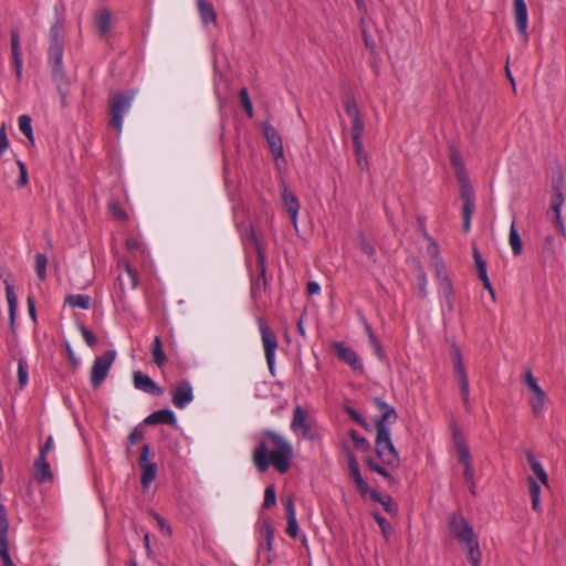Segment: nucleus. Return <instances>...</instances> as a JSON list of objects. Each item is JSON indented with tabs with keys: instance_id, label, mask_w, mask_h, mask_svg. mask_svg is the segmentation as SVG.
Masks as SVG:
<instances>
[{
	"instance_id": "nucleus-1",
	"label": "nucleus",
	"mask_w": 566,
	"mask_h": 566,
	"mask_svg": "<svg viewBox=\"0 0 566 566\" xmlns=\"http://www.w3.org/2000/svg\"><path fill=\"white\" fill-rule=\"evenodd\" d=\"M293 454L292 444L283 436L266 429L252 451V462L260 473H264L270 465L280 473H286Z\"/></svg>"
},
{
	"instance_id": "nucleus-2",
	"label": "nucleus",
	"mask_w": 566,
	"mask_h": 566,
	"mask_svg": "<svg viewBox=\"0 0 566 566\" xmlns=\"http://www.w3.org/2000/svg\"><path fill=\"white\" fill-rule=\"evenodd\" d=\"M48 63L51 67L53 81L56 83L61 95L62 105H66V91L64 87L69 84V78L63 65L64 36L60 21L51 25L49 31Z\"/></svg>"
},
{
	"instance_id": "nucleus-3",
	"label": "nucleus",
	"mask_w": 566,
	"mask_h": 566,
	"mask_svg": "<svg viewBox=\"0 0 566 566\" xmlns=\"http://www.w3.org/2000/svg\"><path fill=\"white\" fill-rule=\"evenodd\" d=\"M455 177L460 185V198L463 201L462 228L468 233L471 229V217L475 210V196L464 166L455 168Z\"/></svg>"
},
{
	"instance_id": "nucleus-4",
	"label": "nucleus",
	"mask_w": 566,
	"mask_h": 566,
	"mask_svg": "<svg viewBox=\"0 0 566 566\" xmlns=\"http://www.w3.org/2000/svg\"><path fill=\"white\" fill-rule=\"evenodd\" d=\"M134 96L133 91L116 92L108 96L109 125L118 133L122 132L124 115L129 111Z\"/></svg>"
},
{
	"instance_id": "nucleus-5",
	"label": "nucleus",
	"mask_w": 566,
	"mask_h": 566,
	"mask_svg": "<svg viewBox=\"0 0 566 566\" xmlns=\"http://www.w3.org/2000/svg\"><path fill=\"white\" fill-rule=\"evenodd\" d=\"M375 450L385 465L398 468L400 459L391 441L390 431L376 432Z\"/></svg>"
},
{
	"instance_id": "nucleus-6",
	"label": "nucleus",
	"mask_w": 566,
	"mask_h": 566,
	"mask_svg": "<svg viewBox=\"0 0 566 566\" xmlns=\"http://www.w3.org/2000/svg\"><path fill=\"white\" fill-rule=\"evenodd\" d=\"M563 186L564 179L562 175L554 176L552 180V190H551V199H549V208L547 210V216L553 213L552 221L557 227L559 232L565 235V227L563 224L560 218V207L564 203V195H563Z\"/></svg>"
},
{
	"instance_id": "nucleus-7",
	"label": "nucleus",
	"mask_w": 566,
	"mask_h": 566,
	"mask_svg": "<svg viewBox=\"0 0 566 566\" xmlns=\"http://www.w3.org/2000/svg\"><path fill=\"white\" fill-rule=\"evenodd\" d=\"M116 352L106 350L103 355L95 358L91 369V386L98 388L102 382L106 379L109 369L115 360Z\"/></svg>"
},
{
	"instance_id": "nucleus-8",
	"label": "nucleus",
	"mask_w": 566,
	"mask_h": 566,
	"mask_svg": "<svg viewBox=\"0 0 566 566\" xmlns=\"http://www.w3.org/2000/svg\"><path fill=\"white\" fill-rule=\"evenodd\" d=\"M258 326L260 329L262 344L264 348L265 359L270 371L273 374L275 350L277 348V338L269 324L261 317L258 318Z\"/></svg>"
},
{
	"instance_id": "nucleus-9",
	"label": "nucleus",
	"mask_w": 566,
	"mask_h": 566,
	"mask_svg": "<svg viewBox=\"0 0 566 566\" xmlns=\"http://www.w3.org/2000/svg\"><path fill=\"white\" fill-rule=\"evenodd\" d=\"M450 535L464 545L476 538L472 526L462 514H451L449 517Z\"/></svg>"
},
{
	"instance_id": "nucleus-10",
	"label": "nucleus",
	"mask_w": 566,
	"mask_h": 566,
	"mask_svg": "<svg viewBox=\"0 0 566 566\" xmlns=\"http://www.w3.org/2000/svg\"><path fill=\"white\" fill-rule=\"evenodd\" d=\"M373 402L381 412V415L375 420L376 432L390 431L389 424L395 423L398 419L395 408L380 398H374Z\"/></svg>"
},
{
	"instance_id": "nucleus-11",
	"label": "nucleus",
	"mask_w": 566,
	"mask_h": 566,
	"mask_svg": "<svg viewBox=\"0 0 566 566\" xmlns=\"http://www.w3.org/2000/svg\"><path fill=\"white\" fill-rule=\"evenodd\" d=\"M149 452V444H144L138 460L142 470L140 484L143 489H148L157 475V464L148 460Z\"/></svg>"
},
{
	"instance_id": "nucleus-12",
	"label": "nucleus",
	"mask_w": 566,
	"mask_h": 566,
	"mask_svg": "<svg viewBox=\"0 0 566 566\" xmlns=\"http://www.w3.org/2000/svg\"><path fill=\"white\" fill-rule=\"evenodd\" d=\"M291 430L294 432L301 431L302 437L307 440H314L315 436L311 430V426L307 422V411L301 407L296 406L293 410V418L291 421Z\"/></svg>"
},
{
	"instance_id": "nucleus-13",
	"label": "nucleus",
	"mask_w": 566,
	"mask_h": 566,
	"mask_svg": "<svg viewBox=\"0 0 566 566\" xmlns=\"http://www.w3.org/2000/svg\"><path fill=\"white\" fill-rule=\"evenodd\" d=\"M172 403L178 409H184L193 400V390L188 380L178 382L172 390Z\"/></svg>"
},
{
	"instance_id": "nucleus-14",
	"label": "nucleus",
	"mask_w": 566,
	"mask_h": 566,
	"mask_svg": "<svg viewBox=\"0 0 566 566\" xmlns=\"http://www.w3.org/2000/svg\"><path fill=\"white\" fill-rule=\"evenodd\" d=\"M333 347L336 352L337 357L352 367L354 371H363V364L358 355L350 347L345 346L340 342H335Z\"/></svg>"
},
{
	"instance_id": "nucleus-15",
	"label": "nucleus",
	"mask_w": 566,
	"mask_h": 566,
	"mask_svg": "<svg viewBox=\"0 0 566 566\" xmlns=\"http://www.w3.org/2000/svg\"><path fill=\"white\" fill-rule=\"evenodd\" d=\"M133 382L136 389L155 396H161L164 389L159 387L148 375L137 370L133 373Z\"/></svg>"
},
{
	"instance_id": "nucleus-16",
	"label": "nucleus",
	"mask_w": 566,
	"mask_h": 566,
	"mask_svg": "<svg viewBox=\"0 0 566 566\" xmlns=\"http://www.w3.org/2000/svg\"><path fill=\"white\" fill-rule=\"evenodd\" d=\"M282 503L285 510L287 525H286V534L295 538L298 534V523L296 520L295 506H294V496L287 495L282 499Z\"/></svg>"
},
{
	"instance_id": "nucleus-17",
	"label": "nucleus",
	"mask_w": 566,
	"mask_h": 566,
	"mask_svg": "<svg viewBox=\"0 0 566 566\" xmlns=\"http://www.w3.org/2000/svg\"><path fill=\"white\" fill-rule=\"evenodd\" d=\"M452 360L454 366V374L459 380L460 392L469 391V379L462 360L460 349L457 346L452 347Z\"/></svg>"
},
{
	"instance_id": "nucleus-18",
	"label": "nucleus",
	"mask_w": 566,
	"mask_h": 566,
	"mask_svg": "<svg viewBox=\"0 0 566 566\" xmlns=\"http://www.w3.org/2000/svg\"><path fill=\"white\" fill-rule=\"evenodd\" d=\"M347 463H348L349 474H350L352 479L354 480L357 490L359 491V493L363 496L366 495L367 493L370 492V490L361 476L359 465L357 463L355 455L350 451H347Z\"/></svg>"
},
{
	"instance_id": "nucleus-19",
	"label": "nucleus",
	"mask_w": 566,
	"mask_h": 566,
	"mask_svg": "<svg viewBox=\"0 0 566 566\" xmlns=\"http://www.w3.org/2000/svg\"><path fill=\"white\" fill-rule=\"evenodd\" d=\"M263 133L274 158L283 157V144L279 132L272 125L268 124L264 126Z\"/></svg>"
},
{
	"instance_id": "nucleus-20",
	"label": "nucleus",
	"mask_w": 566,
	"mask_h": 566,
	"mask_svg": "<svg viewBox=\"0 0 566 566\" xmlns=\"http://www.w3.org/2000/svg\"><path fill=\"white\" fill-rule=\"evenodd\" d=\"M281 197H282L284 208L287 211L293 226L296 228L297 227V214H298V210H300V201L293 192L287 190V188H284L282 190Z\"/></svg>"
},
{
	"instance_id": "nucleus-21",
	"label": "nucleus",
	"mask_w": 566,
	"mask_h": 566,
	"mask_svg": "<svg viewBox=\"0 0 566 566\" xmlns=\"http://www.w3.org/2000/svg\"><path fill=\"white\" fill-rule=\"evenodd\" d=\"M473 259L476 265L478 276L482 281L483 287L488 290L492 300L495 301V293L486 272V262L482 259V255L476 248H473Z\"/></svg>"
},
{
	"instance_id": "nucleus-22",
	"label": "nucleus",
	"mask_w": 566,
	"mask_h": 566,
	"mask_svg": "<svg viewBox=\"0 0 566 566\" xmlns=\"http://www.w3.org/2000/svg\"><path fill=\"white\" fill-rule=\"evenodd\" d=\"M176 416L175 413L169 409H161L157 410L153 413H150L148 417L145 418L144 423L148 426L153 424H169L175 426L176 424Z\"/></svg>"
},
{
	"instance_id": "nucleus-23",
	"label": "nucleus",
	"mask_w": 566,
	"mask_h": 566,
	"mask_svg": "<svg viewBox=\"0 0 566 566\" xmlns=\"http://www.w3.org/2000/svg\"><path fill=\"white\" fill-rule=\"evenodd\" d=\"M516 28L520 33L526 35L527 7L524 0H513Z\"/></svg>"
},
{
	"instance_id": "nucleus-24",
	"label": "nucleus",
	"mask_w": 566,
	"mask_h": 566,
	"mask_svg": "<svg viewBox=\"0 0 566 566\" xmlns=\"http://www.w3.org/2000/svg\"><path fill=\"white\" fill-rule=\"evenodd\" d=\"M11 55L18 78L22 73V57L20 53V33L18 29L11 30Z\"/></svg>"
},
{
	"instance_id": "nucleus-25",
	"label": "nucleus",
	"mask_w": 566,
	"mask_h": 566,
	"mask_svg": "<svg viewBox=\"0 0 566 566\" xmlns=\"http://www.w3.org/2000/svg\"><path fill=\"white\" fill-rule=\"evenodd\" d=\"M120 265L125 269V274H118L117 276L120 290L124 291L125 286L134 290L138 284L137 272L127 262L119 263L118 268Z\"/></svg>"
},
{
	"instance_id": "nucleus-26",
	"label": "nucleus",
	"mask_w": 566,
	"mask_h": 566,
	"mask_svg": "<svg viewBox=\"0 0 566 566\" xmlns=\"http://www.w3.org/2000/svg\"><path fill=\"white\" fill-rule=\"evenodd\" d=\"M34 468V478L39 483L50 482L53 479V474L51 472L50 463L46 458H36L33 464Z\"/></svg>"
},
{
	"instance_id": "nucleus-27",
	"label": "nucleus",
	"mask_w": 566,
	"mask_h": 566,
	"mask_svg": "<svg viewBox=\"0 0 566 566\" xmlns=\"http://www.w3.org/2000/svg\"><path fill=\"white\" fill-rule=\"evenodd\" d=\"M197 7L200 19L203 24L217 22V12L211 1L209 0H197Z\"/></svg>"
},
{
	"instance_id": "nucleus-28",
	"label": "nucleus",
	"mask_w": 566,
	"mask_h": 566,
	"mask_svg": "<svg viewBox=\"0 0 566 566\" xmlns=\"http://www.w3.org/2000/svg\"><path fill=\"white\" fill-rule=\"evenodd\" d=\"M112 17L108 10L98 11L95 19V25L101 38H107L111 31Z\"/></svg>"
},
{
	"instance_id": "nucleus-29",
	"label": "nucleus",
	"mask_w": 566,
	"mask_h": 566,
	"mask_svg": "<svg viewBox=\"0 0 566 566\" xmlns=\"http://www.w3.org/2000/svg\"><path fill=\"white\" fill-rule=\"evenodd\" d=\"M532 391V397L530 398V405L532 407L533 413L535 416H538L545 406L546 401V394L544 390L539 387V385H536L535 387L530 389Z\"/></svg>"
},
{
	"instance_id": "nucleus-30",
	"label": "nucleus",
	"mask_w": 566,
	"mask_h": 566,
	"mask_svg": "<svg viewBox=\"0 0 566 566\" xmlns=\"http://www.w3.org/2000/svg\"><path fill=\"white\" fill-rule=\"evenodd\" d=\"M6 283V295L9 306V319H10V328L12 332H14V319H15V312L18 308V298L14 293L13 285H11L8 281Z\"/></svg>"
},
{
	"instance_id": "nucleus-31",
	"label": "nucleus",
	"mask_w": 566,
	"mask_h": 566,
	"mask_svg": "<svg viewBox=\"0 0 566 566\" xmlns=\"http://www.w3.org/2000/svg\"><path fill=\"white\" fill-rule=\"evenodd\" d=\"M526 459L530 464L531 470L536 475V478L544 484L548 485V475L545 472L543 465L538 460L535 459L532 452H526Z\"/></svg>"
},
{
	"instance_id": "nucleus-32",
	"label": "nucleus",
	"mask_w": 566,
	"mask_h": 566,
	"mask_svg": "<svg viewBox=\"0 0 566 566\" xmlns=\"http://www.w3.org/2000/svg\"><path fill=\"white\" fill-rule=\"evenodd\" d=\"M527 483H528L530 496L532 500V509L535 512L539 513V512H542L541 501H539L541 486L533 476L527 478Z\"/></svg>"
},
{
	"instance_id": "nucleus-33",
	"label": "nucleus",
	"mask_w": 566,
	"mask_h": 566,
	"mask_svg": "<svg viewBox=\"0 0 566 566\" xmlns=\"http://www.w3.org/2000/svg\"><path fill=\"white\" fill-rule=\"evenodd\" d=\"M151 356H153V360L154 363L157 365V367L161 368L166 360H167V357H166V354L163 349V343H161V339L159 336H156L154 338V342H153V345H151Z\"/></svg>"
},
{
	"instance_id": "nucleus-34",
	"label": "nucleus",
	"mask_w": 566,
	"mask_h": 566,
	"mask_svg": "<svg viewBox=\"0 0 566 566\" xmlns=\"http://www.w3.org/2000/svg\"><path fill=\"white\" fill-rule=\"evenodd\" d=\"M468 551V558L473 566H480L481 551L478 538L462 545Z\"/></svg>"
},
{
	"instance_id": "nucleus-35",
	"label": "nucleus",
	"mask_w": 566,
	"mask_h": 566,
	"mask_svg": "<svg viewBox=\"0 0 566 566\" xmlns=\"http://www.w3.org/2000/svg\"><path fill=\"white\" fill-rule=\"evenodd\" d=\"M509 242L512 248L513 254L515 256L520 255L522 253L523 244L514 221L512 222L510 228Z\"/></svg>"
},
{
	"instance_id": "nucleus-36",
	"label": "nucleus",
	"mask_w": 566,
	"mask_h": 566,
	"mask_svg": "<svg viewBox=\"0 0 566 566\" xmlns=\"http://www.w3.org/2000/svg\"><path fill=\"white\" fill-rule=\"evenodd\" d=\"M65 303L72 307L88 310L91 304V297L85 294H72L66 296Z\"/></svg>"
},
{
	"instance_id": "nucleus-37",
	"label": "nucleus",
	"mask_w": 566,
	"mask_h": 566,
	"mask_svg": "<svg viewBox=\"0 0 566 566\" xmlns=\"http://www.w3.org/2000/svg\"><path fill=\"white\" fill-rule=\"evenodd\" d=\"M356 163L360 170L367 171L369 168L368 157L364 149L363 143L353 144Z\"/></svg>"
},
{
	"instance_id": "nucleus-38",
	"label": "nucleus",
	"mask_w": 566,
	"mask_h": 566,
	"mask_svg": "<svg viewBox=\"0 0 566 566\" xmlns=\"http://www.w3.org/2000/svg\"><path fill=\"white\" fill-rule=\"evenodd\" d=\"M32 119L29 115L19 116L18 124L20 132L31 142L34 143L33 129H32Z\"/></svg>"
},
{
	"instance_id": "nucleus-39",
	"label": "nucleus",
	"mask_w": 566,
	"mask_h": 566,
	"mask_svg": "<svg viewBox=\"0 0 566 566\" xmlns=\"http://www.w3.org/2000/svg\"><path fill=\"white\" fill-rule=\"evenodd\" d=\"M266 276L258 274V276L251 283V296L258 300L261 294L266 290Z\"/></svg>"
},
{
	"instance_id": "nucleus-40",
	"label": "nucleus",
	"mask_w": 566,
	"mask_h": 566,
	"mask_svg": "<svg viewBox=\"0 0 566 566\" xmlns=\"http://www.w3.org/2000/svg\"><path fill=\"white\" fill-rule=\"evenodd\" d=\"M368 494L370 495L371 500H374L375 502L380 503L384 506V510L387 513H395L396 512V507L392 504L391 496L388 495V496H386V499H384L381 496V494L378 491H376V490H370V492Z\"/></svg>"
},
{
	"instance_id": "nucleus-41",
	"label": "nucleus",
	"mask_w": 566,
	"mask_h": 566,
	"mask_svg": "<svg viewBox=\"0 0 566 566\" xmlns=\"http://www.w3.org/2000/svg\"><path fill=\"white\" fill-rule=\"evenodd\" d=\"M250 235H251V240L253 241L254 247H255V251H256V262H258L259 274L265 275V273H266L265 254H264L262 248L260 247V244H259V242L256 240V237H255L253 231H251Z\"/></svg>"
},
{
	"instance_id": "nucleus-42",
	"label": "nucleus",
	"mask_w": 566,
	"mask_h": 566,
	"mask_svg": "<svg viewBox=\"0 0 566 566\" xmlns=\"http://www.w3.org/2000/svg\"><path fill=\"white\" fill-rule=\"evenodd\" d=\"M260 536L264 541L266 551H271L272 546H273V541H274V530L269 522H264V524L260 531Z\"/></svg>"
},
{
	"instance_id": "nucleus-43",
	"label": "nucleus",
	"mask_w": 566,
	"mask_h": 566,
	"mask_svg": "<svg viewBox=\"0 0 566 566\" xmlns=\"http://www.w3.org/2000/svg\"><path fill=\"white\" fill-rule=\"evenodd\" d=\"M356 243L360 251L368 255L369 258L374 256L376 253V249L374 244L366 238L364 233H359L356 240Z\"/></svg>"
},
{
	"instance_id": "nucleus-44",
	"label": "nucleus",
	"mask_w": 566,
	"mask_h": 566,
	"mask_svg": "<svg viewBox=\"0 0 566 566\" xmlns=\"http://www.w3.org/2000/svg\"><path fill=\"white\" fill-rule=\"evenodd\" d=\"M349 436L354 442L355 448L360 452H368L370 450V443L367 439L361 437L356 430L352 429Z\"/></svg>"
},
{
	"instance_id": "nucleus-45",
	"label": "nucleus",
	"mask_w": 566,
	"mask_h": 566,
	"mask_svg": "<svg viewBox=\"0 0 566 566\" xmlns=\"http://www.w3.org/2000/svg\"><path fill=\"white\" fill-rule=\"evenodd\" d=\"M345 112L350 116L352 120L361 118L357 103L352 96H346L343 99Z\"/></svg>"
},
{
	"instance_id": "nucleus-46",
	"label": "nucleus",
	"mask_w": 566,
	"mask_h": 566,
	"mask_svg": "<svg viewBox=\"0 0 566 566\" xmlns=\"http://www.w3.org/2000/svg\"><path fill=\"white\" fill-rule=\"evenodd\" d=\"M365 129V123L363 118H356L352 120V138L353 144L363 143L361 137Z\"/></svg>"
},
{
	"instance_id": "nucleus-47",
	"label": "nucleus",
	"mask_w": 566,
	"mask_h": 566,
	"mask_svg": "<svg viewBox=\"0 0 566 566\" xmlns=\"http://www.w3.org/2000/svg\"><path fill=\"white\" fill-rule=\"evenodd\" d=\"M48 259L43 253L35 254V272L38 277L43 281L46 276Z\"/></svg>"
},
{
	"instance_id": "nucleus-48",
	"label": "nucleus",
	"mask_w": 566,
	"mask_h": 566,
	"mask_svg": "<svg viewBox=\"0 0 566 566\" xmlns=\"http://www.w3.org/2000/svg\"><path fill=\"white\" fill-rule=\"evenodd\" d=\"M455 446H457L459 461L462 462L463 465L467 463H471L470 451L461 438L455 439Z\"/></svg>"
},
{
	"instance_id": "nucleus-49",
	"label": "nucleus",
	"mask_w": 566,
	"mask_h": 566,
	"mask_svg": "<svg viewBox=\"0 0 566 566\" xmlns=\"http://www.w3.org/2000/svg\"><path fill=\"white\" fill-rule=\"evenodd\" d=\"M29 375H28V364L23 359H19L18 361V384L20 389L24 388L28 384Z\"/></svg>"
},
{
	"instance_id": "nucleus-50",
	"label": "nucleus",
	"mask_w": 566,
	"mask_h": 566,
	"mask_svg": "<svg viewBox=\"0 0 566 566\" xmlns=\"http://www.w3.org/2000/svg\"><path fill=\"white\" fill-rule=\"evenodd\" d=\"M239 97L241 101V105L244 112L247 113V116L250 118L253 117V106L249 97L248 90L245 87L240 90Z\"/></svg>"
},
{
	"instance_id": "nucleus-51",
	"label": "nucleus",
	"mask_w": 566,
	"mask_h": 566,
	"mask_svg": "<svg viewBox=\"0 0 566 566\" xmlns=\"http://www.w3.org/2000/svg\"><path fill=\"white\" fill-rule=\"evenodd\" d=\"M463 478H464L465 482H468L470 484L471 493L474 494L475 493V491H474V469L472 467V463L464 464Z\"/></svg>"
},
{
	"instance_id": "nucleus-52",
	"label": "nucleus",
	"mask_w": 566,
	"mask_h": 566,
	"mask_svg": "<svg viewBox=\"0 0 566 566\" xmlns=\"http://www.w3.org/2000/svg\"><path fill=\"white\" fill-rule=\"evenodd\" d=\"M373 516H374L375 521L377 522V524L379 525L382 535L385 537H388L389 533L391 532V526H390L389 522L379 513L375 512L373 514Z\"/></svg>"
},
{
	"instance_id": "nucleus-53",
	"label": "nucleus",
	"mask_w": 566,
	"mask_h": 566,
	"mask_svg": "<svg viewBox=\"0 0 566 566\" xmlns=\"http://www.w3.org/2000/svg\"><path fill=\"white\" fill-rule=\"evenodd\" d=\"M276 503V495H275V490L273 486H268L264 491V502H263V506L265 509H269L273 505H275Z\"/></svg>"
},
{
	"instance_id": "nucleus-54",
	"label": "nucleus",
	"mask_w": 566,
	"mask_h": 566,
	"mask_svg": "<svg viewBox=\"0 0 566 566\" xmlns=\"http://www.w3.org/2000/svg\"><path fill=\"white\" fill-rule=\"evenodd\" d=\"M80 331H81V334H82L85 343L90 347H94L97 343V339H96V336L94 335V333L92 331H90L88 328H86L84 325H80Z\"/></svg>"
},
{
	"instance_id": "nucleus-55",
	"label": "nucleus",
	"mask_w": 566,
	"mask_h": 566,
	"mask_svg": "<svg viewBox=\"0 0 566 566\" xmlns=\"http://www.w3.org/2000/svg\"><path fill=\"white\" fill-rule=\"evenodd\" d=\"M65 350H66V356H67L70 365H71V369L73 371H75L77 369V367L80 366V359L75 356L73 348L71 347L70 343H67V342L65 343Z\"/></svg>"
},
{
	"instance_id": "nucleus-56",
	"label": "nucleus",
	"mask_w": 566,
	"mask_h": 566,
	"mask_svg": "<svg viewBox=\"0 0 566 566\" xmlns=\"http://www.w3.org/2000/svg\"><path fill=\"white\" fill-rule=\"evenodd\" d=\"M17 164H18V167L20 170V176L17 181V186L19 188H22V187L27 186V184H28V171H27V167H25L24 163H22L21 160H18Z\"/></svg>"
},
{
	"instance_id": "nucleus-57",
	"label": "nucleus",
	"mask_w": 566,
	"mask_h": 566,
	"mask_svg": "<svg viewBox=\"0 0 566 566\" xmlns=\"http://www.w3.org/2000/svg\"><path fill=\"white\" fill-rule=\"evenodd\" d=\"M345 412L359 426L364 428L367 427V422L365 421V419L354 408L345 407Z\"/></svg>"
},
{
	"instance_id": "nucleus-58",
	"label": "nucleus",
	"mask_w": 566,
	"mask_h": 566,
	"mask_svg": "<svg viewBox=\"0 0 566 566\" xmlns=\"http://www.w3.org/2000/svg\"><path fill=\"white\" fill-rule=\"evenodd\" d=\"M9 147V139L6 133L4 123L0 126V155L3 154Z\"/></svg>"
},
{
	"instance_id": "nucleus-59",
	"label": "nucleus",
	"mask_w": 566,
	"mask_h": 566,
	"mask_svg": "<svg viewBox=\"0 0 566 566\" xmlns=\"http://www.w3.org/2000/svg\"><path fill=\"white\" fill-rule=\"evenodd\" d=\"M442 289H443L444 296L447 298L448 308H449V311H453V303L450 298L452 287H451L450 281L448 279H444Z\"/></svg>"
},
{
	"instance_id": "nucleus-60",
	"label": "nucleus",
	"mask_w": 566,
	"mask_h": 566,
	"mask_svg": "<svg viewBox=\"0 0 566 566\" xmlns=\"http://www.w3.org/2000/svg\"><path fill=\"white\" fill-rule=\"evenodd\" d=\"M9 520L0 517V542L8 541Z\"/></svg>"
},
{
	"instance_id": "nucleus-61",
	"label": "nucleus",
	"mask_w": 566,
	"mask_h": 566,
	"mask_svg": "<svg viewBox=\"0 0 566 566\" xmlns=\"http://www.w3.org/2000/svg\"><path fill=\"white\" fill-rule=\"evenodd\" d=\"M53 448V438L49 436L46 438L45 443L40 448L39 458L43 460V458L48 457L49 451Z\"/></svg>"
},
{
	"instance_id": "nucleus-62",
	"label": "nucleus",
	"mask_w": 566,
	"mask_h": 566,
	"mask_svg": "<svg viewBox=\"0 0 566 566\" xmlns=\"http://www.w3.org/2000/svg\"><path fill=\"white\" fill-rule=\"evenodd\" d=\"M144 438V432L139 428H135L128 436L129 444H136Z\"/></svg>"
},
{
	"instance_id": "nucleus-63",
	"label": "nucleus",
	"mask_w": 566,
	"mask_h": 566,
	"mask_svg": "<svg viewBox=\"0 0 566 566\" xmlns=\"http://www.w3.org/2000/svg\"><path fill=\"white\" fill-rule=\"evenodd\" d=\"M0 558H1L2 563L11 559V556L9 554L8 541L0 542Z\"/></svg>"
},
{
	"instance_id": "nucleus-64",
	"label": "nucleus",
	"mask_w": 566,
	"mask_h": 566,
	"mask_svg": "<svg viewBox=\"0 0 566 566\" xmlns=\"http://www.w3.org/2000/svg\"><path fill=\"white\" fill-rule=\"evenodd\" d=\"M450 161L454 169L464 166L461 155L457 150H452L450 155Z\"/></svg>"
}]
</instances>
